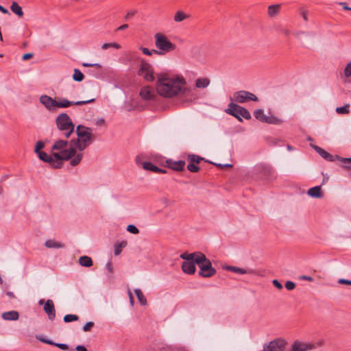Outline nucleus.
<instances>
[{
	"label": "nucleus",
	"mask_w": 351,
	"mask_h": 351,
	"mask_svg": "<svg viewBox=\"0 0 351 351\" xmlns=\"http://www.w3.org/2000/svg\"><path fill=\"white\" fill-rule=\"evenodd\" d=\"M54 346L63 350H66L69 348L68 346L65 343H55Z\"/></svg>",
	"instance_id": "obj_45"
},
{
	"label": "nucleus",
	"mask_w": 351,
	"mask_h": 351,
	"mask_svg": "<svg viewBox=\"0 0 351 351\" xmlns=\"http://www.w3.org/2000/svg\"><path fill=\"white\" fill-rule=\"evenodd\" d=\"M140 50H141L143 54L147 56H152L153 53L158 55L157 49H149L148 48L141 47Z\"/></svg>",
	"instance_id": "obj_34"
},
{
	"label": "nucleus",
	"mask_w": 351,
	"mask_h": 351,
	"mask_svg": "<svg viewBox=\"0 0 351 351\" xmlns=\"http://www.w3.org/2000/svg\"><path fill=\"white\" fill-rule=\"evenodd\" d=\"M185 261L183 262L182 265V271L188 274H193L195 272L196 268L195 264V262L194 260H189L184 259Z\"/></svg>",
	"instance_id": "obj_18"
},
{
	"label": "nucleus",
	"mask_w": 351,
	"mask_h": 351,
	"mask_svg": "<svg viewBox=\"0 0 351 351\" xmlns=\"http://www.w3.org/2000/svg\"><path fill=\"white\" fill-rule=\"evenodd\" d=\"M79 263L83 267H89L93 265V261L90 257L83 256L79 258Z\"/></svg>",
	"instance_id": "obj_29"
},
{
	"label": "nucleus",
	"mask_w": 351,
	"mask_h": 351,
	"mask_svg": "<svg viewBox=\"0 0 351 351\" xmlns=\"http://www.w3.org/2000/svg\"><path fill=\"white\" fill-rule=\"evenodd\" d=\"M225 269L228 271H232V272H234L237 274H247L254 275L256 274L255 271L252 269H245L234 267V266H226L225 267Z\"/></svg>",
	"instance_id": "obj_19"
},
{
	"label": "nucleus",
	"mask_w": 351,
	"mask_h": 351,
	"mask_svg": "<svg viewBox=\"0 0 351 351\" xmlns=\"http://www.w3.org/2000/svg\"><path fill=\"white\" fill-rule=\"evenodd\" d=\"M128 28V24H124V25H122L121 26H119L117 30L118 31H121V30H125L126 29Z\"/></svg>",
	"instance_id": "obj_56"
},
{
	"label": "nucleus",
	"mask_w": 351,
	"mask_h": 351,
	"mask_svg": "<svg viewBox=\"0 0 351 351\" xmlns=\"http://www.w3.org/2000/svg\"><path fill=\"white\" fill-rule=\"evenodd\" d=\"M188 159L191 162L197 165L202 160V158H201L197 155L191 154V155H189Z\"/></svg>",
	"instance_id": "obj_36"
},
{
	"label": "nucleus",
	"mask_w": 351,
	"mask_h": 351,
	"mask_svg": "<svg viewBox=\"0 0 351 351\" xmlns=\"http://www.w3.org/2000/svg\"><path fill=\"white\" fill-rule=\"evenodd\" d=\"M95 124L97 125H102L104 124L105 121L103 118H99V119H96L95 121Z\"/></svg>",
	"instance_id": "obj_49"
},
{
	"label": "nucleus",
	"mask_w": 351,
	"mask_h": 351,
	"mask_svg": "<svg viewBox=\"0 0 351 351\" xmlns=\"http://www.w3.org/2000/svg\"><path fill=\"white\" fill-rule=\"evenodd\" d=\"M76 351H87V350L84 346H77L76 347Z\"/></svg>",
	"instance_id": "obj_57"
},
{
	"label": "nucleus",
	"mask_w": 351,
	"mask_h": 351,
	"mask_svg": "<svg viewBox=\"0 0 351 351\" xmlns=\"http://www.w3.org/2000/svg\"><path fill=\"white\" fill-rule=\"evenodd\" d=\"M106 267H107V269H108L109 271H112V266H111V264L110 263H108L106 264Z\"/></svg>",
	"instance_id": "obj_62"
},
{
	"label": "nucleus",
	"mask_w": 351,
	"mask_h": 351,
	"mask_svg": "<svg viewBox=\"0 0 351 351\" xmlns=\"http://www.w3.org/2000/svg\"><path fill=\"white\" fill-rule=\"evenodd\" d=\"M169 164V167L173 170L176 171H182L185 165V162L183 160H178V161H167Z\"/></svg>",
	"instance_id": "obj_22"
},
{
	"label": "nucleus",
	"mask_w": 351,
	"mask_h": 351,
	"mask_svg": "<svg viewBox=\"0 0 351 351\" xmlns=\"http://www.w3.org/2000/svg\"><path fill=\"white\" fill-rule=\"evenodd\" d=\"M282 32L285 36H289L290 34V30L289 29L285 28L282 29Z\"/></svg>",
	"instance_id": "obj_60"
},
{
	"label": "nucleus",
	"mask_w": 351,
	"mask_h": 351,
	"mask_svg": "<svg viewBox=\"0 0 351 351\" xmlns=\"http://www.w3.org/2000/svg\"><path fill=\"white\" fill-rule=\"evenodd\" d=\"M311 147L325 160L328 161H335V160H337L341 162L344 163H349L351 164V158H343L340 157L338 155H331L322 148L317 146V145H311Z\"/></svg>",
	"instance_id": "obj_9"
},
{
	"label": "nucleus",
	"mask_w": 351,
	"mask_h": 351,
	"mask_svg": "<svg viewBox=\"0 0 351 351\" xmlns=\"http://www.w3.org/2000/svg\"><path fill=\"white\" fill-rule=\"evenodd\" d=\"M94 326V322H87L84 326H83V330L84 332H88V331H90L91 330V328L93 327Z\"/></svg>",
	"instance_id": "obj_43"
},
{
	"label": "nucleus",
	"mask_w": 351,
	"mask_h": 351,
	"mask_svg": "<svg viewBox=\"0 0 351 351\" xmlns=\"http://www.w3.org/2000/svg\"><path fill=\"white\" fill-rule=\"evenodd\" d=\"M225 112L234 116L241 122L242 121L241 117L245 119H251L250 112L246 108L232 102L229 104L228 108L225 110Z\"/></svg>",
	"instance_id": "obj_7"
},
{
	"label": "nucleus",
	"mask_w": 351,
	"mask_h": 351,
	"mask_svg": "<svg viewBox=\"0 0 351 351\" xmlns=\"http://www.w3.org/2000/svg\"><path fill=\"white\" fill-rule=\"evenodd\" d=\"M307 194L313 198H322L324 196V193L322 191L320 186L310 188L307 191Z\"/></svg>",
	"instance_id": "obj_21"
},
{
	"label": "nucleus",
	"mask_w": 351,
	"mask_h": 351,
	"mask_svg": "<svg viewBox=\"0 0 351 351\" xmlns=\"http://www.w3.org/2000/svg\"><path fill=\"white\" fill-rule=\"evenodd\" d=\"M186 80L181 75H161L156 82L158 93L167 98L173 97L178 95L190 96L195 98L193 89L186 86Z\"/></svg>",
	"instance_id": "obj_1"
},
{
	"label": "nucleus",
	"mask_w": 351,
	"mask_h": 351,
	"mask_svg": "<svg viewBox=\"0 0 351 351\" xmlns=\"http://www.w3.org/2000/svg\"><path fill=\"white\" fill-rule=\"evenodd\" d=\"M344 75L346 77H351V61L346 66Z\"/></svg>",
	"instance_id": "obj_40"
},
{
	"label": "nucleus",
	"mask_w": 351,
	"mask_h": 351,
	"mask_svg": "<svg viewBox=\"0 0 351 351\" xmlns=\"http://www.w3.org/2000/svg\"><path fill=\"white\" fill-rule=\"evenodd\" d=\"M301 15L305 21L307 20L308 12L306 10H302Z\"/></svg>",
	"instance_id": "obj_55"
},
{
	"label": "nucleus",
	"mask_w": 351,
	"mask_h": 351,
	"mask_svg": "<svg viewBox=\"0 0 351 351\" xmlns=\"http://www.w3.org/2000/svg\"><path fill=\"white\" fill-rule=\"evenodd\" d=\"M139 95L141 99L145 101L154 100L156 96L154 88L149 86L142 87Z\"/></svg>",
	"instance_id": "obj_16"
},
{
	"label": "nucleus",
	"mask_w": 351,
	"mask_h": 351,
	"mask_svg": "<svg viewBox=\"0 0 351 351\" xmlns=\"http://www.w3.org/2000/svg\"><path fill=\"white\" fill-rule=\"evenodd\" d=\"M134 293L136 294L139 302L142 305H146L147 304V300L145 296L143 295L142 291L139 289H134Z\"/></svg>",
	"instance_id": "obj_32"
},
{
	"label": "nucleus",
	"mask_w": 351,
	"mask_h": 351,
	"mask_svg": "<svg viewBox=\"0 0 351 351\" xmlns=\"http://www.w3.org/2000/svg\"><path fill=\"white\" fill-rule=\"evenodd\" d=\"M37 155L41 160L45 162H48L49 164L51 165V167L54 168L60 167V162L58 160L57 158H56V157L53 156V154L51 156H50L48 155L45 152H41L38 153Z\"/></svg>",
	"instance_id": "obj_14"
},
{
	"label": "nucleus",
	"mask_w": 351,
	"mask_h": 351,
	"mask_svg": "<svg viewBox=\"0 0 351 351\" xmlns=\"http://www.w3.org/2000/svg\"><path fill=\"white\" fill-rule=\"evenodd\" d=\"M79 317L76 315L68 314L64 317V322H71L78 320Z\"/></svg>",
	"instance_id": "obj_37"
},
{
	"label": "nucleus",
	"mask_w": 351,
	"mask_h": 351,
	"mask_svg": "<svg viewBox=\"0 0 351 351\" xmlns=\"http://www.w3.org/2000/svg\"><path fill=\"white\" fill-rule=\"evenodd\" d=\"M180 258L182 259L194 260L199 267V274L202 277L209 278L216 273V270L212 267L210 260L200 252L190 254L183 253L180 255Z\"/></svg>",
	"instance_id": "obj_3"
},
{
	"label": "nucleus",
	"mask_w": 351,
	"mask_h": 351,
	"mask_svg": "<svg viewBox=\"0 0 351 351\" xmlns=\"http://www.w3.org/2000/svg\"><path fill=\"white\" fill-rule=\"evenodd\" d=\"M141 165H142V167L145 170H147V171H153L155 173H166L165 170H163V169L158 167L157 166L153 165L150 162H147V161L142 162Z\"/></svg>",
	"instance_id": "obj_20"
},
{
	"label": "nucleus",
	"mask_w": 351,
	"mask_h": 351,
	"mask_svg": "<svg viewBox=\"0 0 351 351\" xmlns=\"http://www.w3.org/2000/svg\"><path fill=\"white\" fill-rule=\"evenodd\" d=\"M231 100L238 103L243 104L248 101H258V97L253 93L246 90H239L234 93L233 98Z\"/></svg>",
	"instance_id": "obj_10"
},
{
	"label": "nucleus",
	"mask_w": 351,
	"mask_h": 351,
	"mask_svg": "<svg viewBox=\"0 0 351 351\" xmlns=\"http://www.w3.org/2000/svg\"><path fill=\"white\" fill-rule=\"evenodd\" d=\"M254 115L256 119L263 122L270 124H280L282 121L279 118L274 116H268L266 115L263 110L261 109H257L254 111Z\"/></svg>",
	"instance_id": "obj_11"
},
{
	"label": "nucleus",
	"mask_w": 351,
	"mask_h": 351,
	"mask_svg": "<svg viewBox=\"0 0 351 351\" xmlns=\"http://www.w3.org/2000/svg\"><path fill=\"white\" fill-rule=\"evenodd\" d=\"M210 84V80L208 78H198L195 81V86L198 88H206Z\"/></svg>",
	"instance_id": "obj_28"
},
{
	"label": "nucleus",
	"mask_w": 351,
	"mask_h": 351,
	"mask_svg": "<svg viewBox=\"0 0 351 351\" xmlns=\"http://www.w3.org/2000/svg\"><path fill=\"white\" fill-rule=\"evenodd\" d=\"M82 65L85 67H97L98 69L101 68V64H98V63H94V64H92V63H83Z\"/></svg>",
	"instance_id": "obj_44"
},
{
	"label": "nucleus",
	"mask_w": 351,
	"mask_h": 351,
	"mask_svg": "<svg viewBox=\"0 0 351 351\" xmlns=\"http://www.w3.org/2000/svg\"><path fill=\"white\" fill-rule=\"evenodd\" d=\"M94 101H95V99L84 100V101H69L66 98L60 97L58 100H56V110L58 108H69L73 105H76V106L85 105L87 104L92 103Z\"/></svg>",
	"instance_id": "obj_12"
},
{
	"label": "nucleus",
	"mask_w": 351,
	"mask_h": 351,
	"mask_svg": "<svg viewBox=\"0 0 351 351\" xmlns=\"http://www.w3.org/2000/svg\"><path fill=\"white\" fill-rule=\"evenodd\" d=\"M304 34V32H296V33L295 32L293 34H294V36H295V37H297V38H300V36H301L302 34Z\"/></svg>",
	"instance_id": "obj_61"
},
{
	"label": "nucleus",
	"mask_w": 351,
	"mask_h": 351,
	"mask_svg": "<svg viewBox=\"0 0 351 351\" xmlns=\"http://www.w3.org/2000/svg\"><path fill=\"white\" fill-rule=\"evenodd\" d=\"M19 315L17 311H11L5 312L2 314V318L5 320H17L19 319Z\"/></svg>",
	"instance_id": "obj_23"
},
{
	"label": "nucleus",
	"mask_w": 351,
	"mask_h": 351,
	"mask_svg": "<svg viewBox=\"0 0 351 351\" xmlns=\"http://www.w3.org/2000/svg\"><path fill=\"white\" fill-rule=\"evenodd\" d=\"M128 296L130 298V303L131 306H133L134 305V298L132 296V293L130 290L128 291Z\"/></svg>",
	"instance_id": "obj_52"
},
{
	"label": "nucleus",
	"mask_w": 351,
	"mask_h": 351,
	"mask_svg": "<svg viewBox=\"0 0 351 351\" xmlns=\"http://www.w3.org/2000/svg\"><path fill=\"white\" fill-rule=\"evenodd\" d=\"M56 123L58 130L63 132V135L66 138L74 132L75 125L66 113L60 114L56 119Z\"/></svg>",
	"instance_id": "obj_6"
},
{
	"label": "nucleus",
	"mask_w": 351,
	"mask_h": 351,
	"mask_svg": "<svg viewBox=\"0 0 351 351\" xmlns=\"http://www.w3.org/2000/svg\"><path fill=\"white\" fill-rule=\"evenodd\" d=\"M40 305L44 304V311L47 314L49 319L53 321L56 317V311L53 302L51 300H47L44 302L43 300H40L38 302Z\"/></svg>",
	"instance_id": "obj_13"
},
{
	"label": "nucleus",
	"mask_w": 351,
	"mask_h": 351,
	"mask_svg": "<svg viewBox=\"0 0 351 351\" xmlns=\"http://www.w3.org/2000/svg\"><path fill=\"white\" fill-rule=\"evenodd\" d=\"M315 346L311 343H304L300 341H295L291 346L293 351H308L313 350Z\"/></svg>",
	"instance_id": "obj_17"
},
{
	"label": "nucleus",
	"mask_w": 351,
	"mask_h": 351,
	"mask_svg": "<svg viewBox=\"0 0 351 351\" xmlns=\"http://www.w3.org/2000/svg\"><path fill=\"white\" fill-rule=\"evenodd\" d=\"M341 165V167L345 170H350L351 169V164L349 163H344Z\"/></svg>",
	"instance_id": "obj_50"
},
{
	"label": "nucleus",
	"mask_w": 351,
	"mask_h": 351,
	"mask_svg": "<svg viewBox=\"0 0 351 351\" xmlns=\"http://www.w3.org/2000/svg\"><path fill=\"white\" fill-rule=\"evenodd\" d=\"M340 5L343 6V8L346 10H350V8L347 5V3L345 2H341Z\"/></svg>",
	"instance_id": "obj_58"
},
{
	"label": "nucleus",
	"mask_w": 351,
	"mask_h": 351,
	"mask_svg": "<svg viewBox=\"0 0 351 351\" xmlns=\"http://www.w3.org/2000/svg\"><path fill=\"white\" fill-rule=\"evenodd\" d=\"M127 231L134 234H136L139 232L138 229L134 225L132 224L128 225L127 226Z\"/></svg>",
	"instance_id": "obj_39"
},
{
	"label": "nucleus",
	"mask_w": 351,
	"mask_h": 351,
	"mask_svg": "<svg viewBox=\"0 0 351 351\" xmlns=\"http://www.w3.org/2000/svg\"><path fill=\"white\" fill-rule=\"evenodd\" d=\"M137 74L147 82H153L155 80L152 65L145 60L141 61Z\"/></svg>",
	"instance_id": "obj_8"
},
{
	"label": "nucleus",
	"mask_w": 351,
	"mask_h": 351,
	"mask_svg": "<svg viewBox=\"0 0 351 351\" xmlns=\"http://www.w3.org/2000/svg\"><path fill=\"white\" fill-rule=\"evenodd\" d=\"M53 156L60 162V167L62 161L71 160V165L76 166L82 160L83 154L82 153H76V149L71 144L69 143L66 140H58L55 141L52 146Z\"/></svg>",
	"instance_id": "obj_2"
},
{
	"label": "nucleus",
	"mask_w": 351,
	"mask_h": 351,
	"mask_svg": "<svg viewBox=\"0 0 351 351\" xmlns=\"http://www.w3.org/2000/svg\"><path fill=\"white\" fill-rule=\"evenodd\" d=\"M39 101L47 110L50 112H53L56 110V100L50 96L43 95L40 97Z\"/></svg>",
	"instance_id": "obj_15"
},
{
	"label": "nucleus",
	"mask_w": 351,
	"mask_h": 351,
	"mask_svg": "<svg viewBox=\"0 0 351 351\" xmlns=\"http://www.w3.org/2000/svg\"><path fill=\"white\" fill-rule=\"evenodd\" d=\"M338 282L339 284H345V285H351V280H346V279H343V278H341L338 280Z\"/></svg>",
	"instance_id": "obj_47"
},
{
	"label": "nucleus",
	"mask_w": 351,
	"mask_h": 351,
	"mask_svg": "<svg viewBox=\"0 0 351 351\" xmlns=\"http://www.w3.org/2000/svg\"><path fill=\"white\" fill-rule=\"evenodd\" d=\"M10 10L12 12L16 14L19 17H22L23 16V12L22 8L19 5L18 3L14 1L10 5Z\"/></svg>",
	"instance_id": "obj_26"
},
{
	"label": "nucleus",
	"mask_w": 351,
	"mask_h": 351,
	"mask_svg": "<svg viewBox=\"0 0 351 351\" xmlns=\"http://www.w3.org/2000/svg\"><path fill=\"white\" fill-rule=\"evenodd\" d=\"M45 245L47 248H57V249L63 248L64 247V243H62L61 242L56 241L53 239L47 240L45 243Z\"/></svg>",
	"instance_id": "obj_24"
},
{
	"label": "nucleus",
	"mask_w": 351,
	"mask_h": 351,
	"mask_svg": "<svg viewBox=\"0 0 351 351\" xmlns=\"http://www.w3.org/2000/svg\"><path fill=\"white\" fill-rule=\"evenodd\" d=\"M280 5L274 4L271 5L268 7V14L271 17H274L277 15L280 11Z\"/></svg>",
	"instance_id": "obj_30"
},
{
	"label": "nucleus",
	"mask_w": 351,
	"mask_h": 351,
	"mask_svg": "<svg viewBox=\"0 0 351 351\" xmlns=\"http://www.w3.org/2000/svg\"><path fill=\"white\" fill-rule=\"evenodd\" d=\"M300 278L301 280H307V281H309V282H313V278L311 276H301L300 277Z\"/></svg>",
	"instance_id": "obj_48"
},
{
	"label": "nucleus",
	"mask_w": 351,
	"mask_h": 351,
	"mask_svg": "<svg viewBox=\"0 0 351 351\" xmlns=\"http://www.w3.org/2000/svg\"><path fill=\"white\" fill-rule=\"evenodd\" d=\"M0 12H1L3 14H9L8 10L0 5Z\"/></svg>",
	"instance_id": "obj_59"
},
{
	"label": "nucleus",
	"mask_w": 351,
	"mask_h": 351,
	"mask_svg": "<svg viewBox=\"0 0 351 351\" xmlns=\"http://www.w3.org/2000/svg\"><path fill=\"white\" fill-rule=\"evenodd\" d=\"M128 245L126 241H122L119 243H116L114 245V253L115 256H118L121 254L122 249Z\"/></svg>",
	"instance_id": "obj_27"
},
{
	"label": "nucleus",
	"mask_w": 351,
	"mask_h": 351,
	"mask_svg": "<svg viewBox=\"0 0 351 351\" xmlns=\"http://www.w3.org/2000/svg\"><path fill=\"white\" fill-rule=\"evenodd\" d=\"M7 295L8 296H10V297H14V293L12 292H10V291L8 292Z\"/></svg>",
	"instance_id": "obj_63"
},
{
	"label": "nucleus",
	"mask_w": 351,
	"mask_h": 351,
	"mask_svg": "<svg viewBox=\"0 0 351 351\" xmlns=\"http://www.w3.org/2000/svg\"><path fill=\"white\" fill-rule=\"evenodd\" d=\"M75 132L77 138L75 140V145L76 148L82 152L94 140V135L92 133L93 130L83 125H78L76 127Z\"/></svg>",
	"instance_id": "obj_4"
},
{
	"label": "nucleus",
	"mask_w": 351,
	"mask_h": 351,
	"mask_svg": "<svg viewBox=\"0 0 351 351\" xmlns=\"http://www.w3.org/2000/svg\"><path fill=\"white\" fill-rule=\"evenodd\" d=\"M287 149L288 150H293V147L290 145H287Z\"/></svg>",
	"instance_id": "obj_64"
},
{
	"label": "nucleus",
	"mask_w": 351,
	"mask_h": 351,
	"mask_svg": "<svg viewBox=\"0 0 351 351\" xmlns=\"http://www.w3.org/2000/svg\"><path fill=\"white\" fill-rule=\"evenodd\" d=\"M272 283L274 285V286L275 287H276L278 289H282V285H281V283L278 280H274L272 281Z\"/></svg>",
	"instance_id": "obj_46"
},
{
	"label": "nucleus",
	"mask_w": 351,
	"mask_h": 351,
	"mask_svg": "<svg viewBox=\"0 0 351 351\" xmlns=\"http://www.w3.org/2000/svg\"><path fill=\"white\" fill-rule=\"evenodd\" d=\"M187 169L191 172H197L199 169V167L196 164L192 162L188 165Z\"/></svg>",
	"instance_id": "obj_41"
},
{
	"label": "nucleus",
	"mask_w": 351,
	"mask_h": 351,
	"mask_svg": "<svg viewBox=\"0 0 351 351\" xmlns=\"http://www.w3.org/2000/svg\"><path fill=\"white\" fill-rule=\"evenodd\" d=\"M136 13V11L134 10H131L130 12H128L127 13V14L125 15V19H130V17L133 16Z\"/></svg>",
	"instance_id": "obj_51"
},
{
	"label": "nucleus",
	"mask_w": 351,
	"mask_h": 351,
	"mask_svg": "<svg viewBox=\"0 0 351 351\" xmlns=\"http://www.w3.org/2000/svg\"><path fill=\"white\" fill-rule=\"evenodd\" d=\"M32 56H33L32 53H25L23 56V60H28V59L31 58Z\"/></svg>",
	"instance_id": "obj_54"
},
{
	"label": "nucleus",
	"mask_w": 351,
	"mask_h": 351,
	"mask_svg": "<svg viewBox=\"0 0 351 351\" xmlns=\"http://www.w3.org/2000/svg\"><path fill=\"white\" fill-rule=\"evenodd\" d=\"M190 16L186 13H184L183 11L178 10L176 12L173 20L176 23H180L187 19H189Z\"/></svg>",
	"instance_id": "obj_25"
},
{
	"label": "nucleus",
	"mask_w": 351,
	"mask_h": 351,
	"mask_svg": "<svg viewBox=\"0 0 351 351\" xmlns=\"http://www.w3.org/2000/svg\"><path fill=\"white\" fill-rule=\"evenodd\" d=\"M285 288H286L287 290H289V291H291V290H293V289H295V284L293 282H292V281H289V280H288V281H287V282H285Z\"/></svg>",
	"instance_id": "obj_42"
},
{
	"label": "nucleus",
	"mask_w": 351,
	"mask_h": 351,
	"mask_svg": "<svg viewBox=\"0 0 351 351\" xmlns=\"http://www.w3.org/2000/svg\"><path fill=\"white\" fill-rule=\"evenodd\" d=\"M40 340L45 343L49 344V345H54V342H53L51 340L49 339H40Z\"/></svg>",
	"instance_id": "obj_53"
},
{
	"label": "nucleus",
	"mask_w": 351,
	"mask_h": 351,
	"mask_svg": "<svg viewBox=\"0 0 351 351\" xmlns=\"http://www.w3.org/2000/svg\"><path fill=\"white\" fill-rule=\"evenodd\" d=\"M84 78V74L77 69H75L73 74V79L76 82H82Z\"/></svg>",
	"instance_id": "obj_33"
},
{
	"label": "nucleus",
	"mask_w": 351,
	"mask_h": 351,
	"mask_svg": "<svg viewBox=\"0 0 351 351\" xmlns=\"http://www.w3.org/2000/svg\"><path fill=\"white\" fill-rule=\"evenodd\" d=\"M45 147V144L43 141H38L35 146L34 152L36 154L41 152V149Z\"/></svg>",
	"instance_id": "obj_38"
},
{
	"label": "nucleus",
	"mask_w": 351,
	"mask_h": 351,
	"mask_svg": "<svg viewBox=\"0 0 351 351\" xmlns=\"http://www.w3.org/2000/svg\"><path fill=\"white\" fill-rule=\"evenodd\" d=\"M335 111L337 114H348L350 113V104H346L343 106L337 107Z\"/></svg>",
	"instance_id": "obj_31"
},
{
	"label": "nucleus",
	"mask_w": 351,
	"mask_h": 351,
	"mask_svg": "<svg viewBox=\"0 0 351 351\" xmlns=\"http://www.w3.org/2000/svg\"><path fill=\"white\" fill-rule=\"evenodd\" d=\"M109 47H113V48L119 49L121 48V45L117 43H104L101 46V49L104 50L107 49Z\"/></svg>",
	"instance_id": "obj_35"
},
{
	"label": "nucleus",
	"mask_w": 351,
	"mask_h": 351,
	"mask_svg": "<svg viewBox=\"0 0 351 351\" xmlns=\"http://www.w3.org/2000/svg\"><path fill=\"white\" fill-rule=\"evenodd\" d=\"M154 38L155 46L158 50V55H164L176 49V45L162 33H156Z\"/></svg>",
	"instance_id": "obj_5"
}]
</instances>
